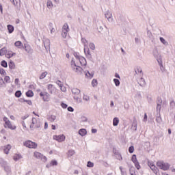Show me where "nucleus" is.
<instances>
[{
    "label": "nucleus",
    "mask_w": 175,
    "mask_h": 175,
    "mask_svg": "<svg viewBox=\"0 0 175 175\" xmlns=\"http://www.w3.org/2000/svg\"><path fill=\"white\" fill-rule=\"evenodd\" d=\"M152 54L154 58L157 59L159 66H162V56H161V55L158 52V48H154Z\"/></svg>",
    "instance_id": "1"
},
{
    "label": "nucleus",
    "mask_w": 175,
    "mask_h": 175,
    "mask_svg": "<svg viewBox=\"0 0 175 175\" xmlns=\"http://www.w3.org/2000/svg\"><path fill=\"white\" fill-rule=\"evenodd\" d=\"M157 166L161 170H164V172H166V170H169V169H170V164L163 161H157Z\"/></svg>",
    "instance_id": "2"
},
{
    "label": "nucleus",
    "mask_w": 175,
    "mask_h": 175,
    "mask_svg": "<svg viewBox=\"0 0 175 175\" xmlns=\"http://www.w3.org/2000/svg\"><path fill=\"white\" fill-rule=\"evenodd\" d=\"M23 145L28 148H36L38 147V144L31 140L26 141L23 143Z\"/></svg>",
    "instance_id": "3"
},
{
    "label": "nucleus",
    "mask_w": 175,
    "mask_h": 175,
    "mask_svg": "<svg viewBox=\"0 0 175 175\" xmlns=\"http://www.w3.org/2000/svg\"><path fill=\"white\" fill-rule=\"evenodd\" d=\"M33 157L37 159H40L41 161H42V162L47 161V157H46V156L42 154L39 152H34Z\"/></svg>",
    "instance_id": "4"
},
{
    "label": "nucleus",
    "mask_w": 175,
    "mask_h": 175,
    "mask_svg": "<svg viewBox=\"0 0 175 175\" xmlns=\"http://www.w3.org/2000/svg\"><path fill=\"white\" fill-rule=\"evenodd\" d=\"M65 139H66V137H65L64 134L59 135H53V140H56L57 142H59V143L65 142Z\"/></svg>",
    "instance_id": "5"
},
{
    "label": "nucleus",
    "mask_w": 175,
    "mask_h": 175,
    "mask_svg": "<svg viewBox=\"0 0 175 175\" xmlns=\"http://www.w3.org/2000/svg\"><path fill=\"white\" fill-rule=\"evenodd\" d=\"M24 50H25L26 53H28V54H32V53H33V49H32V48L31 47V46H29V44H25L23 46Z\"/></svg>",
    "instance_id": "6"
},
{
    "label": "nucleus",
    "mask_w": 175,
    "mask_h": 175,
    "mask_svg": "<svg viewBox=\"0 0 175 175\" xmlns=\"http://www.w3.org/2000/svg\"><path fill=\"white\" fill-rule=\"evenodd\" d=\"M4 128H8L12 131H14V129H16V128L17 127L16 126H12L10 121H8V122H6L5 124H4Z\"/></svg>",
    "instance_id": "7"
},
{
    "label": "nucleus",
    "mask_w": 175,
    "mask_h": 175,
    "mask_svg": "<svg viewBox=\"0 0 175 175\" xmlns=\"http://www.w3.org/2000/svg\"><path fill=\"white\" fill-rule=\"evenodd\" d=\"M72 70L76 72V73H78V75H81L83 73V68L79 66L72 68Z\"/></svg>",
    "instance_id": "8"
},
{
    "label": "nucleus",
    "mask_w": 175,
    "mask_h": 175,
    "mask_svg": "<svg viewBox=\"0 0 175 175\" xmlns=\"http://www.w3.org/2000/svg\"><path fill=\"white\" fill-rule=\"evenodd\" d=\"M43 44H44V46L45 47V49L46 50H50V40L49 39H45L44 41H43Z\"/></svg>",
    "instance_id": "9"
},
{
    "label": "nucleus",
    "mask_w": 175,
    "mask_h": 175,
    "mask_svg": "<svg viewBox=\"0 0 175 175\" xmlns=\"http://www.w3.org/2000/svg\"><path fill=\"white\" fill-rule=\"evenodd\" d=\"M131 129L135 131H137V120H136V118H134L133 120Z\"/></svg>",
    "instance_id": "10"
},
{
    "label": "nucleus",
    "mask_w": 175,
    "mask_h": 175,
    "mask_svg": "<svg viewBox=\"0 0 175 175\" xmlns=\"http://www.w3.org/2000/svg\"><path fill=\"white\" fill-rule=\"evenodd\" d=\"M113 152L115 155H118L119 158V161H122V156H121V154H120V152L118 151V150H117V148H113Z\"/></svg>",
    "instance_id": "11"
},
{
    "label": "nucleus",
    "mask_w": 175,
    "mask_h": 175,
    "mask_svg": "<svg viewBox=\"0 0 175 175\" xmlns=\"http://www.w3.org/2000/svg\"><path fill=\"white\" fill-rule=\"evenodd\" d=\"M44 102H49L50 101V94L47 92H44V97L42 98Z\"/></svg>",
    "instance_id": "12"
},
{
    "label": "nucleus",
    "mask_w": 175,
    "mask_h": 175,
    "mask_svg": "<svg viewBox=\"0 0 175 175\" xmlns=\"http://www.w3.org/2000/svg\"><path fill=\"white\" fill-rule=\"evenodd\" d=\"M79 61L82 66H85L87 65V60L84 57H81Z\"/></svg>",
    "instance_id": "13"
},
{
    "label": "nucleus",
    "mask_w": 175,
    "mask_h": 175,
    "mask_svg": "<svg viewBox=\"0 0 175 175\" xmlns=\"http://www.w3.org/2000/svg\"><path fill=\"white\" fill-rule=\"evenodd\" d=\"M14 46L18 47V49H24V45H23V42H21V41L15 42Z\"/></svg>",
    "instance_id": "14"
},
{
    "label": "nucleus",
    "mask_w": 175,
    "mask_h": 175,
    "mask_svg": "<svg viewBox=\"0 0 175 175\" xmlns=\"http://www.w3.org/2000/svg\"><path fill=\"white\" fill-rule=\"evenodd\" d=\"M8 33H13L14 32V26L12 25H7Z\"/></svg>",
    "instance_id": "15"
},
{
    "label": "nucleus",
    "mask_w": 175,
    "mask_h": 175,
    "mask_svg": "<svg viewBox=\"0 0 175 175\" xmlns=\"http://www.w3.org/2000/svg\"><path fill=\"white\" fill-rule=\"evenodd\" d=\"M79 135H80V136H85V135H87V129H79Z\"/></svg>",
    "instance_id": "16"
},
{
    "label": "nucleus",
    "mask_w": 175,
    "mask_h": 175,
    "mask_svg": "<svg viewBox=\"0 0 175 175\" xmlns=\"http://www.w3.org/2000/svg\"><path fill=\"white\" fill-rule=\"evenodd\" d=\"M12 148V146L10 144H8L7 146H4V152L5 154H9V151H10V149Z\"/></svg>",
    "instance_id": "17"
},
{
    "label": "nucleus",
    "mask_w": 175,
    "mask_h": 175,
    "mask_svg": "<svg viewBox=\"0 0 175 175\" xmlns=\"http://www.w3.org/2000/svg\"><path fill=\"white\" fill-rule=\"evenodd\" d=\"M8 66H9L10 69H11V70L16 69V64H14V62L12 60H10L9 62Z\"/></svg>",
    "instance_id": "18"
},
{
    "label": "nucleus",
    "mask_w": 175,
    "mask_h": 175,
    "mask_svg": "<svg viewBox=\"0 0 175 175\" xmlns=\"http://www.w3.org/2000/svg\"><path fill=\"white\" fill-rule=\"evenodd\" d=\"M138 84L141 86V87H144V85H146V80L144 79V78L141 77L139 79V81L138 82Z\"/></svg>",
    "instance_id": "19"
},
{
    "label": "nucleus",
    "mask_w": 175,
    "mask_h": 175,
    "mask_svg": "<svg viewBox=\"0 0 175 175\" xmlns=\"http://www.w3.org/2000/svg\"><path fill=\"white\" fill-rule=\"evenodd\" d=\"M4 170L7 173L8 175L11 174V173H12V169L10 168V166H9V165H5Z\"/></svg>",
    "instance_id": "20"
},
{
    "label": "nucleus",
    "mask_w": 175,
    "mask_h": 175,
    "mask_svg": "<svg viewBox=\"0 0 175 175\" xmlns=\"http://www.w3.org/2000/svg\"><path fill=\"white\" fill-rule=\"evenodd\" d=\"M25 95L27 98H32L33 96V92L29 90L27 92H26Z\"/></svg>",
    "instance_id": "21"
},
{
    "label": "nucleus",
    "mask_w": 175,
    "mask_h": 175,
    "mask_svg": "<svg viewBox=\"0 0 175 175\" xmlns=\"http://www.w3.org/2000/svg\"><path fill=\"white\" fill-rule=\"evenodd\" d=\"M105 18H107L108 20H110V18H111V17H113V15H112L111 12H109V10H107L105 13Z\"/></svg>",
    "instance_id": "22"
},
{
    "label": "nucleus",
    "mask_w": 175,
    "mask_h": 175,
    "mask_svg": "<svg viewBox=\"0 0 175 175\" xmlns=\"http://www.w3.org/2000/svg\"><path fill=\"white\" fill-rule=\"evenodd\" d=\"M120 124V119L116 117L113 120V126H117Z\"/></svg>",
    "instance_id": "23"
},
{
    "label": "nucleus",
    "mask_w": 175,
    "mask_h": 175,
    "mask_svg": "<svg viewBox=\"0 0 175 175\" xmlns=\"http://www.w3.org/2000/svg\"><path fill=\"white\" fill-rule=\"evenodd\" d=\"M135 75H138V73H143V70H142V67L137 66L135 68Z\"/></svg>",
    "instance_id": "24"
},
{
    "label": "nucleus",
    "mask_w": 175,
    "mask_h": 175,
    "mask_svg": "<svg viewBox=\"0 0 175 175\" xmlns=\"http://www.w3.org/2000/svg\"><path fill=\"white\" fill-rule=\"evenodd\" d=\"M85 76L89 77V79H92L94 77V73L90 72V71L85 72Z\"/></svg>",
    "instance_id": "25"
},
{
    "label": "nucleus",
    "mask_w": 175,
    "mask_h": 175,
    "mask_svg": "<svg viewBox=\"0 0 175 175\" xmlns=\"http://www.w3.org/2000/svg\"><path fill=\"white\" fill-rule=\"evenodd\" d=\"M159 40L163 43V44H164V46H169V42H167V41H166V40L163 37H160Z\"/></svg>",
    "instance_id": "26"
},
{
    "label": "nucleus",
    "mask_w": 175,
    "mask_h": 175,
    "mask_svg": "<svg viewBox=\"0 0 175 175\" xmlns=\"http://www.w3.org/2000/svg\"><path fill=\"white\" fill-rule=\"evenodd\" d=\"M80 92H81L80 90L77 88H73L72 90V94H74V95H79Z\"/></svg>",
    "instance_id": "27"
},
{
    "label": "nucleus",
    "mask_w": 175,
    "mask_h": 175,
    "mask_svg": "<svg viewBox=\"0 0 175 175\" xmlns=\"http://www.w3.org/2000/svg\"><path fill=\"white\" fill-rule=\"evenodd\" d=\"M21 158H23V156H21V154H15L14 156V161H18L19 159H21Z\"/></svg>",
    "instance_id": "28"
},
{
    "label": "nucleus",
    "mask_w": 175,
    "mask_h": 175,
    "mask_svg": "<svg viewBox=\"0 0 175 175\" xmlns=\"http://www.w3.org/2000/svg\"><path fill=\"white\" fill-rule=\"evenodd\" d=\"M6 47H3L0 50V56L2 57L6 54Z\"/></svg>",
    "instance_id": "29"
},
{
    "label": "nucleus",
    "mask_w": 175,
    "mask_h": 175,
    "mask_svg": "<svg viewBox=\"0 0 175 175\" xmlns=\"http://www.w3.org/2000/svg\"><path fill=\"white\" fill-rule=\"evenodd\" d=\"M14 95L16 98H21V95H23V93L21 92V90H17L15 92Z\"/></svg>",
    "instance_id": "30"
},
{
    "label": "nucleus",
    "mask_w": 175,
    "mask_h": 175,
    "mask_svg": "<svg viewBox=\"0 0 175 175\" xmlns=\"http://www.w3.org/2000/svg\"><path fill=\"white\" fill-rule=\"evenodd\" d=\"M48 91L49 94H53V92L54 91V88H53V84L48 85Z\"/></svg>",
    "instance_id": "31"
},
{
    "label": "nucleus",
    "mask_w": 175,
    "mask_h": 175,
    "mask_svg": "<svg viewBox=\"0 0 175 175\" xmlns=\"http://www.w3.org/2000/svg\"><path fill=\"white\" fill-rule=\"evenodd\" d=\"M161 109H162V104H157V112L161 114Z\"/></svg>",
    "instance_id": "32"
},
{
    "label": "nucleus",
    "mask_w": 175,
    "mask_h": 175,
    "mask_svg": "<svg viewBox=\"0 0 175 175\" xmlns=\"http://www.w3.org/2000/svg\"><path fill=\"white\" fill-rule=\"evenodd\" d=\"M68 32H69L68 30H62V36L64 39L66 38V36L68 35Z\"/></svg>",
    "instance_id": "33"
},
{
    "label": "nucleus",
    "mask_w": 175,
    "mask_h": 175,
    "mask_svg": "<svg viewBox=\"0 0 175 175\" xmlns=\"http://www.w3.org/2000/svg\"><path fill=\"white\" fill-rule=\"evenodd\" d=\"M133 163L135 164V166L136 169H137V170H140V169H141V167H142L140 166V163H139V161H135Z\"/></svg>",
    "instance_id": "34"
},
{
    "label": "nucleus",
    "mask_w": 175,
    "mask_h": 175,
    "mask_svg": "<svg viewBox=\"0 0 175 175\" xmlns=\"http://www.w3.org/2000/svg\"><path fill=\"white\" fill-rule=\"evenodd\" d=\"M151 170H152L153 173H155L156 174H157L158 173V167H157V166L155 165H152V167H150Z\"/></svg>",
    "instance_id": "35"
},
{
    "label": "nucleus",
    "mask_w": 175,
    "mask_h": 175,
    "mask_svg": "<svg viewBox=\"0 0 175 175\" xmlns=\"http://www.w3.org/2000/svg\"><path fill=\"white\" fill-rule=\"evenodd\" d=\"M113 82L115 83L116 87H120V79H113Z\"/></svg>",
    "instance_id": "36"
},
{
    "label": "nucleus",
    "mask_w": 175,
    "mask_h": 175,
    "mask_svg": "<svg viewBox=\"0 0 175 175\" xmlns=\"http://www.w3.org/2000/svg\"><path fill=\"white\" fill-rule=\"evenodd\" d=\"M1 66H3V68H8V62L5 60H3L1 62Z\"/></svg>",
    "instance_id": "37"
},
{
    "label": "nucleus",
    "mask_w": 175,
    "mask_h": 175,
    "mask_svg": "<svg viewBox=\"0 0 175 175\" xmlns=\"http://www.w3.org/2000/svg\"><path fill=\"white\" fill-rule=\"evenodd\" d=\"M47 8L51 9L53 8V2L49 0L46 3Z\"/></svg>",
    "instance_id": "38"
},
{
    "label": "nucleus",
    "mask_w": 175,
    "mask_h": 175,
    "mask_svg": "<svg viewBox=\"0 0 175 175\" xmlns=\"http://www.w3.org/2000/svg\"><path fill=\"white\" fill-rule=\"evenodd\" d=\"M134 151H135V146H129V154H133Z\"/></svg>",
    "instance_id": "39"
},
{
    "label": "nucleus",
    "mask_w": 175,
    "mask_h": 175,
    "mask_svg": "<svg viewBox=\"0 0 175 175\" xmlns=\"http://www.w3.org/2000/svg\"><path fill=\"white\" fill-rule=\"evenodd\" d=\"M46 76H47V72H42L40 76V80H43Z\"/></svg>",
    "instance_id": "40"
},
{
    "label": "nucleus",
    "mask_w": 175,
    "mask_h": 175,
    "mask_svg": "<svg viewBox=\"0 0 175 175\" xmlns=\"http://www.w3.org/2000/svg\"><path fill=\"white\" fill-rule=\"evenodd\" d=\"M156 121L158 124H161V122H162V118L161 117V113H159V116L156 118Z\"/></svg>",
    "instance_id": "41"
},
{
    "label": "nucleus",
    "mask_w": 175,
    "mask_h": 175,
    "mask_svg": "<svg viewBox=\"0 0 175 175\" xmlns=\"http://www.w3.org/2000/svg\"><path fill=\"white\" fill-rule=\"evenodd\" d=\"M92 87H96V85H98V80L94 79L92 81Z\"/></svg>",
    "instance_id": "42"
},
{
    "label": "nucleus",
    "mask_w": 175,
    "mask_h": 175,
    "mask_svg": "<svg viewBox=\"0 0 175 175\" xmlns=\"http://www.w3.org/2000/svg\"><path fill=\"white\" fill-rule=\"evenodd\" d=\"M62 31H69V25H68V23H66L64 25Z\"/></svg>",
    "instance_id": "43"
},
{
    "label": "nucleus",
    "mask_w": 175,
    "mask_h": 175,
    "mask_svg": "<svg viewBox=\"0 0 175 175\" xmlns=\"http://www.w3.org/2000/svg\"><path fill=\"white\" fill-rule=\"evenodd\" d=\"M58 165V161L57 160H52L51 161V166H57Z\"/></svg>",
    "instance_id": "44"
},
{
    "label": "nucleus",
    "mask_w": 175,
    "mask_h": 175,
    "mask_svg": "<svg viewBox=\"0 0 175 175\" xmlns=\"http://www.w3.org/2000/svg\"><path fill=\"white\" fill-rule=\"evenodd\" d=\"M35 121H36V118H33L31 124H30L31 129H32V128H33V126H35Z\"/></svg>",
    "instance_id": "45"
},
{
    "label": "nucleus",
    "mask_w": 175,
    "mask_h": 175,
    "mask_svg": "<svg viewBox=\"0 0 175 175\" xmlns=\"http://www.w3.org/2000/svg\"><path fill=\"white\" fill-rule=\"evenodd\" d=\"M157 105H162V98L158 96L157 98Z\"/></svg>",
    "instance_id": "46"
},
{
    "label": "nucleus",
    "mask_w": 175,
    "mask_h": 175,
    "mask_svg": "<svg viewBox=\"0 0 175 175\" xmlns=\"http://www.w3.org/2000/svg\"><path fill=\"white\" fill-rule=\"evenodd\" d=\"M75 154H76V152L73 150H68V155L70 157H73V155H75Z\"/></svg>",
    "instance_id": "47"
},
{
    "label": "nucleus",
    "mask_w": 175,
    "mask_h": 175,
    "mask_svg": "<svg viewBox=\"0 0 175 175\" xmlns=\"http://www.w3.org/2000/svg\"><path fill=\"white\" fill-rule=\"evenodd\" d=\"M70 65L72 69L73 68H76V66H77V65L76 64V62H75V60H73V59L71 60Z\"/></svg>",
    "instance_id": "48"
},
{
    "label": "nucleus",
    "mask_w": 175,
    "mask_h": 175,
    "mask_svg": "<svg viewBox=\"0 0 175 175\" xmlns=\"http://www.w3.org/2000/svg\"><path fill=\"white\" fill-rule=\"evenodd\" d=\"M170 106L171 109H174L175 107V102L174 100H172V101H170Z\"/></svg>",
    "instance_id": "49"
},
{
    "label": "nucleus",
    "mask_w": 175,
    "mask_h": 175,
    "mask_svg": "<svg viewBox=\"0 0 175 175\" xmlns=\"http://www.w3.org/2000/svg\"><path fill=\"white\" fill-rule=\"evenodd\" d=\"M0 75H1V76H5L6 71L5 70V69L0 68Z\"/></svg>",
    "instance_id": "50"
},
{
    "label": "nucleus",
    "mask_w": 175,
    "mask_h": 175,
    "mask_svg": "<svg viewBox=\"0 0 175 175\" xmlns=\"http://www.w3.org/2000/svg\"><path fill=\"white\" fill-rule=\"evenodd\" d=\"M131 161L132 162H136L137 161V158L136 157V154H133L131 157Z\"/></svg>",
    "instance_id": "51"
},
{
    "label": "nucleus",
    "mask_w": 175,
    "mask_h": 175,
    "mask_svg": "<svg viewBox=\"0 0 175 175\" xmlns=\"http://www.w3.org/2000/svg\"><path fill=\"white\" fill-rule=\"evenodd\" d=\"M60 106L62 107V109H67L68 105L64 102H62L60 104Z\"/></svg>",
    "instance_id": "52"
},
{
    "label": "nucleus",
    "mask_w": 175,
    "mask_h": 175,
    "mask_svg": "<svg viewBox=\"0 0 175 175\" xmlns=\"http://www.w3.org/2000/svg\"><path fill=\"white\" fill-rule=\"evenodd\" d=\"M84 53L86 56L91 55V51H90V49H88V50H86L85 48H84Z\"/></svg>",
    "instance_id": "53"
},
{
    "label": "nucleus",
    "mask_w": 175,
    "mask_h": 175,
    "mask_svg": "<svg viewBox=\"0 0 175 175\" xmlns=\"http://www.w3.org/2000/svg\"><path fill=\"white\" fill-rule=\"evenodd\" d=\"M14 55H16V53H8L6 55V57L8 58H12V57H14Z\"/></svg>",
    "instance_id": "54"
},
{
    "label": "nucleus",
    "mask_w": 175,
    "mask_h": 175,
    "mask_svg": "<svg viewBox=\"0 0 175 175\" xmlns=\"http://www.w3.org/2000/svg\"><path fill=\"white\" fill-rule=\"evenodd\" d=\"M86 57L88 58V59H89L92 62H94V58H92V55H91V54L88 55H86Z\"/></svg>",
    "instance_id": "55"
},
{
    "label": "nucleus",
    "mask_w": 175,
    "mask_h": 175,
    "mask_svg": "<svg viewBox=\"0 0 175 175\" xmlns=\"http://www.w3.org/2000/svg\"><path fill=\"white\" fill-rule=\"evenodd\" d=\"M4 81H5V83H10V77L5 76L4 77Z\"/></svg>",
    "instance_id": "56"
},
{
    "label": "nucleus",
    "mask_w": 175,
    "mask_h": 175,
    "mask_svg": "<svg viewBox=\"0 0 175 175\" xmlns=\"http://www.w3.org/2000/svg\"><path fill=\"white\" fill-rule=\"evenodd\" d=\"M87 167H94V163H92L91 161H88Z\"/></svg>",
    "instance_id": "57"
},
{
    "label": "nucleus",
    "mask_w": 175,
    "mask_h": 175,
    "mask_svg": "<svg viewBox=\"0 0 175 175\" xmlns=\"http://www.w3.org/2000/svg\"><path fill=\"white\" fill-rule=\"evenodd\" d=\"M89 47H90V49H91V50H95V44L91 42L89 44Z\"/></svg>",
    "instance_id": "58"
},
{
    "label": "nucleus",
    "mask_w": 175,
    "mask_h": 175,
    "mask_svg": "<svg viewBox=\"0 0 175 175\" xmlns=\"http://www.w3.org/2000/svg\"><path fill=\"white\" fill-rule=\"evenodd\" d=\"M60 89L62 92H66V88L64 85H60Z\"/></svg>",
    "instance_id": "59"
},
{
    "label": "nucleus",
    "mask_w": 175,
    "mask_h": 175,
    "mask_svg": "<svg viewBox=\"0 0 175 175\" xmlns=\"http://www.w3.org/2000/svg\"><path fill=\"white\" fill-rule=\"evenodd\" d=\"M67 110H68V111H70V113H73L75 111V109H73V107H72L70 106L67 107Z\"/></svg>",
    "instance_id": "60"
},
{
    "label": "nucleus",
    "mask_w": 175,
    "mask_h": 175,
    "mask_svg": "<svg viewBox=\"0 0 175 175\" xmlns=\"http://www.w3.org/2000/svg\"><path fill=\"white\" fill-rule=\"evenodd\" d=\"M74 56L75 57V58H76L77 59H80V58L81 57H80V56L79 55V53H77V52H75V53H74Z\"/></svg>",
    "instance_id": "61"
},
{
    "label": "nucleus",
    "mask_w": 175,
    "mask_h": 175,
    "mask_svg": "<svg viewBox=\"0 0 175 175\" xmlns=\"http://www.w3.org/2000/svg\"><path fill=\"white\" fill-rule=\"evenodd\" d=\"M81 120L82 122H87V121H88V118H87L85 116H81Z\"/></svg>",
    "instance_id": "62"
},
{
    "label": "nucleus",
    "mask_w": 175,
    "mask_h": 175,
    "mask_svg": "<svg viewBox=\"0 0 175 175\" xmlns=\"http://www.w3.org/2000/svg\"><path fill=\"white\" fill-rule=\"evenodd\" d=\"M130 174L135 175V168L134 167L130 168Z\"/></svg>",
    "instance_id": "63"
},
{
    "label": "nucleus",
    "mask_w": 175,
    "mask_h": 175,
    "mask_svg": "<svg viewBox=\"0 0 175 175\" xmlns=\"http://www.w3.org/2000/svg\"><path fill=\"white\" fill-rule=\"evenodd\" d=\"M55 118L56 117L54 115H51L50 117L51 121H55Z\"/></svg>",
    "instance_id": "64"
}]
</instances>
